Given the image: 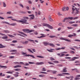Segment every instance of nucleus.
<instances>
[{
	"mask_svg": "<svg viewBox=\"0 0 80 80\" xmlns=\"http://www.w3.org/2000/svg\"><path fill=\"white\" fill-rule=\"evenodd\" d=\"M22 31H23L24 32H27V33H31V32H35V30H30L28 29H23Z\"/></svg>",
	"mask_w": 80,
	"mask_h": 80,
	"instance_id": "2",
	"label": "nucleus"
},
{
	"mask_svg": "<svg viewBox=\"0 0 80 80\" xmlns=\"http://www.w3.org/2000/svg\"><path fill=\"white\" fill-rule=\"evenodd\" d=\"M3 32H4L6 33H10V31L8 30H4Z\"/></svg>",
	"mask_w": 80,
	"mask_h": 80,
	"instance_id": "22",
	"label": "nucleus"
},
{
	"mask_svg": "<svg viewBox=\"0 0 80 80\" xmlns=\"http://www.w3.org/2000/svg\"><path fill=\"white\" fill-rule=\"evenodd\" d=\"M62 11H66V8H65V7H64L62 9Z\"/></svg>",
	"mask_w": 80,
	"mask_h": 80,
	"instance_id": "37",
	"label": "nucleus"
},
{
	"mask_svg": "<svg viewBox=\"0 0 80 80\" xmlns=\"http://www.w3.org/2000/svg\"><path fill=\"white\" fill-rule=\"evenodd\" d=\"M42 64H44V62H38L36 63V65H42Z\"/></svg>",
	"mask_w": 80,
	"mask_h": 80,
	"instance_id": "10",
	"label": "nucleus"
},
{
	"mask_svg": "<svg viewBox=\"0 0 80 80\" xmlns=\"http://www.w3.org/2000/svg\"><path fill=\"white\" fill-rule=\"evenodd\" d=\"M2 39H7L8 38V37H7V36H3L2 37Z\"/></svg>",
	"mask_w": 80,
	"mask_h": 80,
	"instance_id": "23",
	"label": "nucleus"
},
{
	"mask_svg": "<svg viewBox=\"0 0 80 80\" xmlns=\"http://www.w3.org/2000/svg\"><path fill=\"white\" fill-rule=\"evenodd\" d=\"M18 33H21V34H22V35H24L25 36H27V35L26 34H25V33L21 32L20 31H18Z\"/></svg>",
	"mask_w": 80,
	"mask_h": 80,
	"instance_id": "13",
	"label": "nucleus"
},
{
	"mask_svg": "<svg viewBox=\"0 0 80 80\" xmlns=\"http://www.w3.org/2000/svg\"><path fill=\"white\" fill-rule=\"evenodd\" d=\"M78 17H76L75 18H73V17H69L68 18H65L64 20H77V19H78Z\"/></svg>",
	"mask_w": 80,
	"mask_h": 80,
	"instance_id": "4",
	"label": "nucleus"
},
{
	"mask_svg": "<svg viewBox=\"0 0 80 80\" xmlns=\"http://www.w3.org/2000/svg\"><path fill=\"white\" fill-rule=\"evenodd\" d=\"M67 28L68 29H72L73 28L72 27H67Z\"/></svg>",
	"mask_w": 80,
	"mask_h": 80,
	"instance_id": "57",
	"label": "nucleus"
},
{
	"mask_svg": "<svg viewBox=\"0 0 80 80\" xmlns=\"http://www.w3.org/2000/svg\"><path fill=\"white\" fill-rule=\"evenodd\" d=\"M73 36H74L73 35L70 34L68 36V37H69L70 38H72V37H73Z\"/></svg>",
	"mask_w": 80,
	"mask_h": 80,
	"instance_id": "31",
	"label": "nucleus"
},
{
	"mask_svg": "<svg viewBox=\"0 0 80 80\" xmlns=\"http://www.w3.org/2000/svg\"><path fill=\"white\" fill-rule=\"evenodd\" d=\"M2 3H3V7H7V5H6L5 2H3Z\"/></svg>",
	"mask_w": 80,
	"mask_h": 80,
	"instance_id": "25",
	"label": "nucleus"
},
{
	"mask_svg": "<svg viewBox=\"0 0 80 80\" xmlns=\"http://www.w3.org/2000/svg\"><path fill=\"white\" fill-rule=\"evenodd\" d=\"M32 17H31L30 18V19H32V20H33V19H34L35 18V16H32Z\"/></svg>",
	"mask_w": 80,
	"mask_h": 80,
	"instance_id": "47",
	"label": "nucleus"
},
{
	"mask_svg": "<svg viewBox=\"0 0 80 80\" xmlns=\"http://www.w3.org/2000/svg\"><path fill=\"white\" fill-rule=\"evenodd\" d=\"M61 72H67V70H66L63 69V70L61 71Z\"/></svg>",
	"mask_w": 80,
	"mask_h": 80,
	"instance_id": "44",
	"label": "nucleus"
},
{
	"mask_svg": "<svg viewBox=\"0 0 80 80\" xmlns=\"http://www.w3.org/2000/svg\"><path fill=\"white\" fill-rule=\"evenodd\" d=\"M75 9L76 10V12L75 13V15H77V14H79L80 13V11H79L80 9L77 8H75Z\"/></svg>",
	"mask_w": 80,
	"mask_h": 80,
	"instance_id": "6",
	"label": "nucleus"
},
{
	"mask_svg": "<svg viewBox=\"0 0 80 80\" xmlns=\"http://www.w3.org/2000/svg\"><path fill=\"white\" fill-rule=\"evenodd\" d=\"M62 74H64V75H70V73H62Z\"/></svg>",
	"mask_w": 80,
	"mask_h": 80,
	"instance_id": "33",
	"label": "nucleus"
},
{
	"mask_svg": "<svg viewBox=\"0 0 80 80\" xmlns=\"http://www.w3.org/2000/svg\"><path fill=\"white\" fill-rule=\"evenodd\" d=\"M28 43V41H26L25 42H24L23 43L24 44H27Z\"/></svg>",
	"mask_w": 80,
	"mask_h": 80,
	"instance_id": "34",
	"label": "nucleus"
},
{
	"mask_svg": "<svg viewBox=\"0 0 80 80\" xmlns=\"http://www.w3.org/2000/svg\"><path fill=\"white\" fill-rule=\"evenodd\" d=\"M13 75L15 77H18V74H14Z\"/></svg>",
	"mask_w": 80,
	"mask_h": 80,
	"instance_id": "38",
	"label": "nucleus"
},
{
	"mask_svg": "<svg viewBox=\"0 0 80 80\" xmlns=\"http://www.w3.org/2000/svg\"><path fill=\"white\" fill-rule=\"evenodd\" d=\"M19 67H22V66L20 65H18L14 67V68H18Z\"/></svg>",
	"mask_w": 80,
	"mask_h": 80,
	"instance_id": "16",
	"label": "nucleus"
},
{
	"mask_svg": "<svg viewBox=\"0 0 80 80\" xmlns=\"http://www.w3.org/2000/svg\"><path fill=\"white\" fill-rule=\"evenodd\" d=\"M27 40H28V41H29V42H32L33 43H35V41L33 40L29 39H27Z\"/></svg>",
	"mask_w": 80,
	"mask_h": 80,
	"instance_id": "24",
	"label": "nucleus"
},
{
	"mask_svg": "<svg viewBox=\"0 0 80 80\" xmlns=\"http://www.w3.org/2000/svg\"><path fill=\"white\" fill-rule=\"evenodd\" d=\"M39 77H44L45 75L44 74L40 75H39Z\"/></svg>",
	"mask_w": 80,
	"mask_h": 80,
	"instance_id": "27",
	"label": "nucleus"
},
{
	"mask_svg": "<svg viewBox=\"0 0 80 80\" xmlns=\"http://www.w3.org/2000/svg\"><path fill=\"white\" fill-rule=\"evenodd\" d=\"M0 68H7V66H2V65H0Z\"/></svg>",
	"mask_w": 80,
	"mask_h": 80,
	"instance_id": "15",
	"label": "nucleus"
},
{
	"mask_svg": "<svg viewBox=\"0 0 80 80\" xmlns=\"http://www.w3.org/2000/svg\"><path fill=\"white\" fill-rule=\"evenodd\" d=\"M79 58L77 57H74L72 58V59L69 60V61H74L75 59H78Z\"/></svg>",
	"mask_w": 80,
	"mask_h": 80,
	"instance_id": "7",
	"label": "nucleus"
},
{
	"mask_svg": "<svg viewBox=\"0 0 80 80\" xmlns=\"http://www.w3.org/2000/svg\"><path fill=\"white\" fill-rule=\"evenodd\" d=\"M74 41H76L77 42H80V40L78 39H75L74 40Z\"/></svg>",
	"mask_w": 80,
	"mask_h": 80,
	"instance_id": "59",
	"label": "nucleus"
},
{
	"mask_svg": "<svg viewBox=\"0 0 80 80\" xmlns=\"http://www.w3.org/2000/svg\"><path fill=\"white\" fill-rule=\"evenodd\" d=\"M50 50L47 49V50L48 52H53V51H54L55 50V49H50Z\"/></svg>",
	"mask_w": 80,
	"mask_h": 80,
	"instance_id": "12",
	"label": "nucleus"
},
{
	"mask_svg": "<svg viewBox=\"0 0 80 80\" xmlns=\"http://www.w3.org/2000/svg\"><path fill=\"white\" fill-rule=\"evenodd\" d=\"M21 53H22V55H27L26 52H21Z\"/></svg>",
	"mask_w": 80,
	"mask_h": 80,
	"instance_id": "45",
	"label": "nucleus"
},
{
	"mask_svg": "<svg viewBox=\"0 0 80 80\" xmlns=\"http://www.w3.org/2000/svg\"><path fill=\"white\" fill-rule=\"evenodd\" d=\"M14 71H20V69L19 68H16L14 69Z\"/></svg>",
	"mask_w": 80,
	"mask_h": 80,
	"instance_id": "29",
	"label": "nucleus"
},
{
	"mask_svg": "<svg viewBox=\"0 0 80 80\" xmlns=\"http://www.w3.org/2000/svg\"><path fill=\"white\" fill-rule=\"evenodd\" d=\"M57 76H60L61 77L62 76H63V74H58L57 75Z\"/></svg>",
	"mask_w": 80,
	"mask_h": 80,
	"instance_id": "52",
	"label": "nucleus"
},
{
	"mask_svg": "<svg viewBox=\"0 0 80 80\" xmlns=\"http://www.w3.org/2000/svg\"><path fill=\"white\" fill-rule=\"evenodd\" d=\"M17 40H13L12 41V43H17Z\"/></svg>",
	"mask_w": 80,
	"mask_h": 80,
	"instance_id": "55",
	"label": "nucleus"
},
{
	"mask_svg": "<svg viewBox=\"0 0 80 80\" xmlns=\"http://www.w3.org/2000/svg\"><path fill=\"white\" fill-rule=\"evenodd\" d=\"M59 39H60V40H65V41H67V42H71V41L69 39H68L67 38H60Z\"/></svg>",
	"mask_w": 80,
	"mask_h": 80,
	"instance_id": "5",
	"label": "nucleus"
},
{
	"mask_svg": "<svg viewBox=\"0 0 80 80\" xmlns=\"http://www.w3.org/2000/svg\"><path fill=\"white\" fill-rule=\"evenodd\" d=\"M41 73H42L43 74H47V72H41Z\"/></svg>",
	"mask_w": 80,
	"mask_h": 80,
	"instance_id": "41",
	"label": "nucleus"
},
{
	"mask_svg": "<svg viewBox=\"0 0 80 80\" xmlns=\"http://www.w3.org/2000/svg\"><path fill=\"white\" fill-rule=\"evenodd\" d=\"M48 63H49V64L54 65V64L52 62H48Z\"/></svg>",
	"mask_w": 80,
	"mask_h": 80,
	"instance_id": "54",
	"label": "nucleus"
},
{
	"mask_svg": "<svg viewBox=\"0 0 80 80\" xmlns=\"http://www.w3.org/2000/svg\"><path fill=\"white\" fill-rule=\"evenodd\" d=\"M15 58V56H10L9 57V58Z\"/></svg>",
	"mask_w": 80,
	"mask_h": 80,
	"instance_id": "51",
	"label": "nucleus"
},
{
	"mask_svg": "<svg viewBox=\"0 0 80 80\" xmlns=\"http://www.w3.org/2000/svg\"><path fill=\"white\" fill-rule=\"evenodd\" d=\"M76 77H80V75H78L76 76Z\"/></svg>",
	"mask_w": 80,
	"mask_h": 80,
	"instance_id": "64",
	"label": "nucleus"
},
{
	"mask_svg": "<svg viewBox=\"0 0 80 80\" xmlns=\"http://www.w3.org/2000/svg\"><path fill=\"white\" fill-rule=\"evenodd\" d=\"M35 35H38V32H37L36 31L34 32Z\"/></svg>",
	"mask_w": 80,
	"mask_h": 80,
	"instance_id": "61",
	"label": "nucleus"
},
{
	"mask_svg": "<svg viewBox=\"0 0 80 80\" xmlns=\"http://www.w3.org/2000/svg\"><path fill=\"white\" fill-rule=\"evenodd\" d=\"M57 72V71H56L52 70V71H51V72L53 74H56Z\"/></svg>",
	"mask_w": 80,
	"mask_h": 80,
	"instance_id": "18",
	"label": "nucleus"
},
{
	"mask_svg": "<svg viewBox=\"0 0 80 80\" xmlns=\"http://www.w3.org/2000/svg\"><path fill=\"white\" fill-rule=\"evenodd\" d=\"M24 68H26V69H29V68H28V67H24Z\"/></svg>",
	"mask_w": 80,
	"mask_h": 80,
	"instance_id": "62",
	"label": "nucleus"
},
{
	"mask_svg": "<svg viewBox=\"0 0 80 80\" xmlns=\"http://www.w3.org/2000/svg\"><path fill=\"white\" fill-rule=\"evenodd\" d=\"M38 14L39 15H40V14H41V12L40 11H38Z\"/></svg>",
	"mask_w": 80,
	"mask_h": 80,
	"instance_id": "60",
	"label": "nucleus"
},
{
	"mask_svg": "<svg viewBox=\"0 0 80 80\" xmlns=\"http://www.w3.org/2000/svg\"><path fill=\"white\" fill-rule=\"evenodd\" d=\"M7 18H13V17H12V16L8 17H7Z\"/></svg>",
	"mask_w": 80,
	"mask_h": 80,
	"instance_id": "58",
	"label": "nucleus"
},
{
	"mask_svg": "<svg viewBox=\"0 0 80 80\" xmlns=\"http://www.w3.org/2000/svg\"><path fill=\"white\" fill-rule=\"evenodd\" d=\"M10 52H17V51L16 50H12L10 51Z\"/></svg>",
	"mask_w": 80,
	"mask_h": 80,
	"instance_id": "20",
	"label": "nucleus"
},
{
	"mask_svg": "<svg viewBox=\"0 0 80 80\" xmlns=\"http://www.w3.org/2000/svg\"><path fill=\"white\" fill-rule=\"evenodd\" d=\"M11 20H13V21H16L18 23H22V24H24V23H25V24H28V23L27 22V20L25 19H21L22 20H18L12 18Z\"/></svg>",
	"mask_w": 80,
	"mask_h": 80,
	"instance_id": "1",
	"label": "nucleus"
},
{
	"mask_svg": "<svg viewBox=\"0 0 80 80\" xmlns=\"http://www.w3.org/2000/svg\"><path fill=\"white\" fill-rule=\"evenodd\" d=\"M36 57L38 58H44V57L42 56H37Z\"/></svg>",
	"mask_w": 80,
	"mask_h": 80,
	"instance_id": "21",
	"label": "nucleus"
},
{
	"mask_svg": "<svg viewBox=\"0 0 80 80\" xmlns=\"http://www.w3.org/2000/svg\"><path fill=\"white\" fill-rule=\"evenodd\" d=\"M64 55H65V54H61L60 56V57H63V56H64Z\"/></svg>",
	"mask_w": 80,
	"mask_h": 80,
	"instance_id": "50",
	"label": "nucleus"
},
{
	"mask_svg": "<svg viewBox=\"0 0 80 80\" xmlns=\"http://www.w3.org/2000/svg\"><path fill=\"white\" fill-rule=\"evenodd\" d=\"M42 26L44 27H48V28H49L53 29V27L48 24L43 23L42 24Z\"/></svg>",
	"mask_w": 80,
	"mask_h": 80,
	"instance_id": "3",
	"label": "nucleus"
},
{
	"mask_svg": "<svg viewBox=\"0 0 80 80\" xmlns=\"http://www.w3.org/2000/svg\"><path fill=\"white\" fill-rule=\"evenodd\" d=\"M49 37H50V38H54L55 37L57 38V37H56L55 36H50Z\"/></svg>",
	"mask_w": 80,
	"mask_h": 80,
	"instance_id": "40",
	"label": "nucleus"
},
{
	"mask_svg": "<svg viewBox=\"0 0 80 80\" xmlns=\"http://www.w3.org/2000/svg\"><path fill=\"white\" fill-rule=\"evenodd\" d=\"M11 13H12V11H11L8 12H7V14H8V15L9 14V15H10V14Z\"/></svg>",
	"mask_w": 80,
	"mask_h": 80,
	"instance_id": "26",
	"label": "nucleus"
},
{
	"mask_svg": "<svg viewBox=\"0 0 80 80\" xmlns=\"http://www.w3.org/2000/svg\"><path fill=\"white\" fill-rule=\"evenodd\" d=\"M43 43L45 46H47V45H49V42H44Z\"/></svg>",
	"mask_w": 80,
	"mask_h": 80,
	"instance_id": "11",
	"label": "nucleus"
},
{
	"mask_svg": "<svg viewBox=\"0 0 80 80\" xmlns=\"http://www.w3.org/2000/svg\"><path fill=\"white\" fill-rule=\"evenodd\" d=\"M23 65L24 66H28V65H29V64L28 63H24Z\"/></svg>",
	"mask_w": 80,
	"mask_h": 80,
	"instance_id": "36",
	"label": "nucleus"
},
{
	"mask_svg": "<svg viewBox=\"0 0 80 80\" xmlns=\"http://www.w3.org/2000/svg\"><path fill=\"white\" fill-rule=\"evenodd\" d=\"M58 25L59 26H61V25H62V22H60L59 24Z\"/></svg>",
	"mask_w": 80,
	"mask_h": 80,
	"instance_id": "63",
	"label": "nucleus"
},
{
	"mask_svg": "<svg viewBox=\"0 0 80 80\" xmlns=\"http://www.w3.org/2000/svg\"><path fill=\"white\" fill-rule=\"evenodd\" d=\"M8 35L9 36V37H10L13 38L14 37V36L12 35H10V34H8Z\"/></svg>",
	"mask_w": 80,
	"mask_h": 80,
	"instance_id": "30",
	"label": "nucleus"
},
{
	"mask_svg": "<svg viewBox=\"0 0 80 80\" xmlns=\"http://www.w3.org/2000/svg\"><path fill=\"white\" fill-rule=\"evenodd\" d=\"M50 60H55V59H54L53 58H52V57H50Z\"/></svg>",
	"mask_w": 80,
	"mask_h": 80,
	"instance_id": "39",
	"label": "nucleus"
},
{
	"mask_svg": "<svg viewBox=\"0 0 80 80\" xmlns=\"http://www.w3.org/2000/svg\"><path fill=\"white\" fill-rule=\"evenodd\" d=\"M42 71H44V72L47 71V70L46 69V68H42Z\"/></svg>",
	"mask_w": 80,
	"mask_h": 80,
	"instance_id": "32",
	"label": "nucleus"
},
{
	"mask_svg": "<svg viewBox=\"0 0 80 80\" xmlns=\"http://www.w3.org/2000/svg\"><path fill=\"white\" fill-rule=\"evenodd\" d=\"M10 25H11V26H15L16 25H17V23H14L12 24H10Z\"/></svg>",
	"mask_w": 80,
	"mask_h": 80,
	"instance_id": "17",
	"label": "nucleus"
},
{
	"mask_svg": "<svg viewBox=\"0 0 80 80\" xmlns=\"http://www.w3.org/2000/svg\"><path fill=\"white\" fill-rule=\"evenodd\" d=\"M53 62L54 63H58L59 62L58 61H53Z\"/></svg>",
	"mask_w": 80,
	"mask_h": 80,
	"instance_id": "42",
	"label": "nucleus"
},
{
	"mask_svg": "<svg viewBox=\"0 0 80 80\" xmlns=\"http://www.w3.org/2000/svg\"><path fill=\"white\" fill-rule=\"evenodd\" d=\"M72 26H73L74 27H77L78 26V24H74L72 25Z\"/></svg>",
	"mask_w": 80,
	"mask_h": 80,
	"instance_id": "49",
	"label": "nucleus"
},
{
	"mask_svg": "<svg viewBox=\"0 0 80 80\" xmlns=\"http://www.w3.org/2000/svg\"><path fill=\"white\" fill-rule=\"evenodd\" d=\"M70 53H73V54H74V53H75V52L73 51H70Z\"/></svg>",
	"mask_w": 80,
	"mask_h": 80,
	"instance_id": "53",
	"label": "nucleus"
},
{
	"mask_svg": "<svg viewBox=\"0 0 80 80\" xmlns=\"http://www.w3.org/2000/svg\"><path fill=\"white\" fill-rule=\"evenodd\" d=\"M25 57H32V58H35V57H34L33 56V55H30V54H28V55H27V54H26L25 55Z\"/></svg>",
	"mask_w": 80,
	"mask_h": 80,
	"instance_id": "9",
	"label": "nucleus"
},
{
	"mask_svg": "<svg viewBox=\"0 0 80 80\" xmlns=\"http://www.w3.org/2000/svg\"><path fill=\"white\" fill-rule=\"evenodd\" d=\"M61 50V48H56V50Z\"/></svg>",
	"mask_w": 80,
	"mask_h": 80,
	"instance_id": "48",
	"label": "nucleus"
},
{
	"mask_svg": "<svg viewBox=\"0 0 80 80\" xmlns=\"http://www.w3.org/2000/svg\"><path fill=\"white\" fill-rule=\"evenodd\" d=\"M19 5H20V6L21 7H22V8H23V5H22V4H19Z\"/></svg>",
	"mask_w": 80,
	"mask_h": 80,
	"instance_id": "56",
	"label": "nucleus"
},
{
	"mask_svg": "<svg viewBox=\"0 0 80 80\" xmlns=\"http://www.w3.org/2000/svg\"><path fill=\"white\" fill-rule=\"evenodd\" d=\"M27 50L29 52H31V53H34L30 49H27Z\"/></svg>",
	"mask_w": 80,
	"mask_h": 80,
	"instance_id": "19",
	"label": "nucleus"
},
{
	"mask_svg": "<svg viewBox=\"0 0 80 80\" xmlns=\"http://www.w3.org/2000/svg\"><path fill=\"white\" fill-rule=\"evenodd\" d=\"M49 45H50V46L51 47H55V45H54V44L52 43H49Z\"/></svg>",
	"mask_w": 80,
	"mask_h": 80,
	"instance_id": "14",
	"label": "nucleus"
},
{
	"mask_svg": "<svg viewBox=\"0 0 80 80\" xmlns=\"http://www.w3.org/2000/svg\"><path fill=\"white\" fill-rule=\"evenodd\" d=\"M41 35L40 37H37V38H43V37H46V35L43 34H40Z\"/></svg>",
	"mask_w": 80,
	"mask_h": 80,
	"instance_id": "8",
	"label": "nucleus"
},
{
	"mask_svg": "<svg viewBox=\"0 0 80 80\" xmlns=\"http://www.w3.org/2000/svg\"><path fill=\"white\" fill-rule=\"evenodd\" d=\"M80 78H74V80H80Z\"/></svg>",
	"mask_w": 80,
	"mask_h": 80,
	"instance_id": "43",
	"label": "nucleus"
},
{
	"mask_svg": "<svg viewBox=\"0 0 80 80\" xmlns=\"http://www.w3.org/2000/svg\"><path fill=\"white\" fill-rule=\"evenodd\" d=\"M17 48H23V47L21 46H18L17 47Z\"/></svg>",
	"mask_w": 80,
	"mask_h": 80,
	"instance_id": "35",
	"label": "nucleus"
},
{
	"mask_svg": "<svg viewBox=\"0 0 80 80\" xmlns=\"http://www.w3.org/2000/svg\"><path fill=\"white\" fill-rule=\"evenodd\" d=\"M49 20L50 22H53V20L50 17L49 18Z\"/></svg>",
	"mask_w": 80,
	"mask_h": 80,
	"instance_id": "28",
	"label": "nucleus"
},
{
	"mask_svg": "<svg viewBox=\"0 0 80 80\" xmlns=\"http://www.w3.org/2000/svg\"><path fill=\"white\" fill-rule=\"evenodd\" d=\"M28 63L29 64H35V62H29Z\"/></svg>",
	"mask_w": 80,
	"mask_h": 80,
	"instance_id": "46",
	"label": "nucleus"
}]
</instances>
